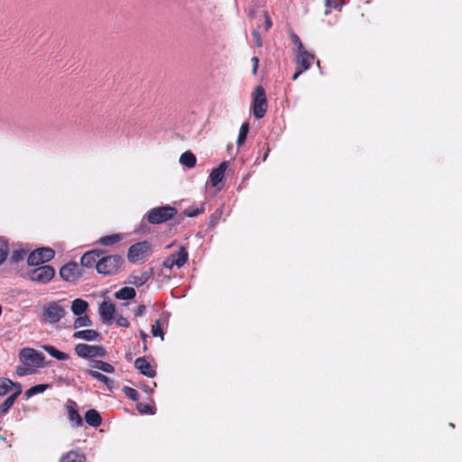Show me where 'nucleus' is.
Segmentation results:
<instances>
[{"label":"nucleus","mask_w":462,"mask_h":462,"mask_svg":"<svg viewBox=\"0 0 462 462\" xmlns=\"http://www.w3.org/2000/svg\"><path fill=\"white\" fill-rule=\"evenodd\" d=\"M85 420L91 427H98L102 423V417L97 411L90 409L85 413Z\"/></svg>","instance_id":"412c9836"},{"label":"nucleus","mask_w":462,"mask_h":462,"mask_svg":"<svg viewBox=\"0 0 462 462\" xmlns=\"http://www.w3.org/2000/svg\"><path fill=\"white\" fill-rule=\"evenodd\" d=\"M136 409L141 414H154L155 413V408L152 405H151L149 403H145V402L137 403Z\"/></svg>","instance_id":"f704fd0d"},{"label":"nucleus","mask_w":462,"mask_h":462,"mask_svg":"<svg viewBox=\"0 0 462 462\" xmlns=\"http://www.w3.org/2000/svg\"><path fill=\"white\" fill-rule=\"evenodd\" d=\"M42 348L52 357L60 360L65 361L69 358V356L64 352H61L58 350L55 346L51 345H45L42 346Z\"/></svg>","instance_id":"b1692460"},{"label":"nucleus","mask_w":462,"mask_h":462,"mask_svg":"<svg viewBox=\"0 0 462 462\" xmlns=\"http://www.w3.org/2000/svg\"><path fill=\"white\" fill-rule=\"evenodd\" d=\"M152 254V244L142 241L132 245L127 252V259L131 263L144 262Z\"/></svg>","instance_id":"f03ea898"},{"label":"nucleus","mask_w":462,"mask_h":462,"mask_svg":"<svg viewBox=\"0 0 462 462\" xmlns=\"http://www.w3.org/2000/svg\"><path fill=\"white\" fill-rule=\"evenodd\" d=\"M152 334L153 337H161L163 338V331L161 328V320H156L155 324L152 326Z\"/></svg>","instance_id":"ea45409f"},{"label":"nucleus","mask_w":462,"mask_h":462,"mask_svg":"<svg viewBox=\"0 0 462 462\" xmlns=\"http://www.w3.org/2000/svg\"><path fill=\"white\" fill-rule=\"evenodd\" d=\"M267 155H268V152L264 154L263 161L266 160Z\"/></svg>","instance_id":"864d4df0"},{"label":"nucleus","mask_w":462,"mask_h":462,"mask_svg":"<svg viewBox=\"0 0 462 462\" xmlns=\"http://www.w3.org/2000/svg\"><path fill=\"white\" fill-rule=\"evenodd\" d=\"M152 274V269H149L148 271H143L139 273H132L129 276V283L134 285L135 287H141L144 283L148 282Z\"/></svg>","instance_id":"f3484780"},{"label":"nucleus","mask_w":462,"mask_h":462,"mask_svg":"<svg viewBox=\"0 0 462 462\" xmlns=\"http://www.w3.org/2000/svg\"><path fill=\"white\" fill-rule=\"evenodd\" d=\"M55 276V269L51 265H40L27 272V277L33 282L49 283Z\"/></svg>","instance_id":"423d86ee"},{"label":"nucleus","mask_w":462,"mask_h":462,"mask_svg":"<svg viewBox=\"0 0 462 462\" xmlns=\"http://www.w3.org/2000/svg\"><path fill=\"white\" fill-rule=\"evenodd\" d=\"M253 36H254V43L257 47H261L262 46V39H261V35L258 32L254 31L253 32Z\"/></svg>","instance_id":"49530a36"},{"label":"nucleus","mask_w":462,"mask_h":462,"mask_svg":"<svg viewBox=\"0 0 462 462\" xmlns=\"http://www.w3.org/2000/svg\"><path fill=\"white\" fill-rule=\"evenodd\" d=\"M104 253L105 251L101 249H94L85 253L80 259L81 265L87 268L95 267L97 269L98 261Z\"/></svg>","instance_id":"ddd939ff"},{"label":"nucleus","mask_w":462,"mask_h":462,"mask_svg":"<svg viewBox=\"0 0 462 462\" xmlns=\"http://www.w3.org/2000/svg\"><path fill=\"white\" fill-rule=\"evenodd\" d=\"M88 308V303L81 299H76L71 303V310L74 315L79 316L86 312Z\"/></svg>","instance_id":"5701e85b"},{"label":"nucleus","mask_w":462,"mask_h":462,"mask_svg":"<svg viewBox=\"0 0 462 462\" xmlns=\"http://www.w3.org/2000/svg\"><path fill=\"white\" fill-rule=\"evenodd\" d=\"M291 40L292 43L295 45V47H296V51L295 52H300V51H302L306 50L304 48V46H303L300 37L296 33H291Z\"/></svg>","instance_id":"58836bf2"},{"label":"nucleus","mask_w":462,"mask_h":462,"mask_svg":"<svg viewBox=\"0 0 462 462\" xmlns=\"http://www.w3.org/2000/svg\"><path fill=\"white\" fill-rule=\"evenodd\" d=\"M251 61L253 63L252 72H253L254 75H256L257 69H258V67H259V59L256 56H254L251 59Z\"/></svg>","instance_id":"c03bdc74"},{"label":"nucleus","mask_w":462,"mask_h":462,"mask_svg":"<svg viewBox=\"0 0 462 462\" xmlns=\"http://www.w3.org/2000/svg\"><path fill=\"white\" fill-rule=\"evenodd\" d=\"M98 336H99L98 332L94 329L79 330V331L74 332V334H73L74 338L84 339L87 341L96 340Z\"/></svg>","instance_id":"4be33fe9"},{"label":"nucleus","mask_w":462,"mask_h":462,"mask_svg":"<svg viewBox=\"0 0 462 462\" xmlns=\"http://www.w3.org/2000/svg\"><path fill=\"white\" fill-rule=\"evenodd\" d=\"M272 26V21L267 14H265V28L266 30L270 29Z\"/></svg>","instance_id":"09e8293b"},{"label":"nucleus","mask_w":462,"mask_h":462,"mask_svg":"<svg viewBox=\"0 0 462 462\" xmlns=\"http://www.w3.org/2000/svg\"><path fill=\"white\" fill-rule=\"evenodd\" d=\"M91 366L107 374H113L115 372V367L112 365L102 360H93Z\"/></svg>","instance_id":"cd10ccee"},{"label":"nucleus","mask_w":462,"mask_h":462,"mask_svg":"<svg viewBox=\"0 0 462 462\" xmlns=\"http://www.w3.org/2000/svg\"><path fill=\"white\" fill-rule=\"evenodd\" d=\"M76 408L77 403L72 400H69L67 405L68 418L76 427H80L83 424V420Z\"/></svg>","instance_id":"dca6fc26"},{"label":"nucleus","mask_w":462,"mask_h":462,"mask_svg":"<svg viewBox=\"0 0 462 462\" xmlns=\"http://www.w3.org/2000/svg\"><path fill=\"white\" fill-rule=\"evenodd\" d=\"M222 214H223V211L221 208H217L213 213L212 215L210 216V219H209V226H215L219 219L221 218L222 217Z\"/></svg>","instance_id":"4c0bfd02"},{"label":"nucleus","mask_w":462,"mask_h":462,"mask_svg":"<svg viewBox=\"0 0 462 462\" xmlns=\"http://www.w3.org/2000/svg\"><path fill=\"white\" fill-rule=\"evenodd\" d=\"M28 250L23 248L14 250L11 254L10 261L14 263H17L28 256Z\"/></svg>","instance_id":"7c9ffc66"},{"label":"nucleus","mask_w":462,"mask_h":462,"mask_svg":"<svg viewBox=\"0 0 462 462\" xmlns=\"http://www.w3.org/2000/svg\"><path fill=\"white\" fill-rule=\"evenodd\" d=\"M14 383L8 378L0 379V395L4 396L13 388Z\"/></svg>","instance_id":"473e14b6"},{"label":"nucleus","mask_w":462,"mask_h":462,"mask_svg":"<svg viewBox=\"0 0 462 462\" xmlns=\"http://www.w3.org/2000/svg\"><path fill=\"white\" fill-rule=\"evenodd\" d=\"M75 353L82 358L88 359L93 357H105L106 351L102 346H91L88 344H78L76 345Z\"/></svg>","instance_id":"1a4fd4ad"},{"label":"nucleus","mask_w":462,"mask_h":462,"mask_svg":"<svg viewBox=\"0 0 462 462\" xmlns=\"http://www.w3.org/2000/svg\"><path fill=\"white\" fill-rule=\"evenodd\" d=\"M125 263L124 258L119 254L106 255L105 253L100 257L97 266V272L105 276L118 273Z\"/></svg>","instance_id":"f257e3e1"},{"label":"nucleus","mask_w":462,"mask_h":462,"mask_svg":"<svg viewBox=\"0 0 462 462\" xmlns=\"http://www.w3.org/2000/svg\"><path fill=\"white\" fill-rule=\"evenodd\" d=\"M180 162L182 165L191 169L195 167L197 159L196 156L191 152H185L180 155Z\"/></svg>","instance_id":"bb28decb"},{"label":"nucleus","mask_w":462,"mask_h":462,"mask_svg":"<svg viewBox=\"0 0 462 462\" xmlns=\"http://www.w3.org/2000/svg\"><path fill=\"white\" fill-rule=\"evenodd\" d=\"M144 391H145V392H150V393H152V390H150L148 387H145V388H144Z\"/></svg>","instance_id":"3c124183"},{"label":"nucleus","mask_w":462,"mask_h":462,"mask_svg":"<svg viewBox=\"0 0 462 462\" xmlns=\"http://www.w3.org/2000/svg\"><path fill=\"white\" fill-rule=\"evenodd\" d=\"M116 313V307L112 302L103 301L99 306V314L103 321H111Z\"/></svg>","instance_id":"6ab92c4d"},{"label":"nucleus","mask_w":462,"mask_h":462,"mask_svg":"<svg viewBox=\"0 0 462 462\" xmlns=\"http://www.w3.org/2000/svg\"><path fill=\"white\" fill-rule=\"evenodd\" d=\"M123 392L125 394V396L127 398H129L130 400H132V401H137L138 398H139L138 392L135 389L132 388V387L124 386Z\"/></svg>","instance_id":"e433bc0d"},{"label":"nucleus","mask_w":462,"mask_h":462,"mask_svg":"<svg viewBox=\"0 0 462 462\" xmlns=\"http://www.w3.org/2000/svg\"><path fill=\"white\" fill-rule=\"evenodd\" d=\"M18 396H19V392L18 393H14L9 397H7V399L0 406V412H1V414H5V413L8 412V411L14 405V402H15V400L17 399Z\"/></svg>","instance_id":"c85d7f7f"},{"label":"nucleus","mask_w":462,"mask_h":462,"mask_svg":"<svg viewBox=\"0 0 462 462\" xmlns=\"http://www.w3.org/2000/svg\"><path fill=\"white\" fill-rule=\"evenodd\" d=\"M87 457L84 453L77 450H69L63 454L59 462H86Z\"/></svg>","instance_id":"aec40b11"},{"label":"nucleus","mask_w":462,"mask_h":462,"mask_svg":"<svg viewBox=\"0 0 462 462\" xmlns=\"http://www.w3.org/2000/svg\"><path fill=\"white\" fill-rule=\"evenodd\" d=\"M189 259V253L184 246H180L176 253L166 257L162 263L164 268L172 269L174 266L178 268L183 267Z\"/></svg>","instance_id":"9d476101"},{"label":"nucleus","mask_w":462,"mask_h":462,"mask_svg":"<svg viewBox=\"0 0 462 462\" xmlns=\"http://www.w3.org/2000/svg\"><path fill=\"white\" fill-rule=\"evenodd\" d=\"M205 211L204 205L201 204L200 206H190L183 211V215L188 217H194L200 214H202Z\"/></svg>","instance_id":"c756f323"},{"label":"nucleus","mask_w":462,"mask_h":462,"mask_svg":"<svg viewBox=\"0 0 462 462\" xmlns=\"http://www.w3.org/2000/svg\"><path fill=\"white\" fill-rule=\"evenodd\" d=\"M177 214V209L174 207L166 205L152 208L146 215L147 221L152 225L162 224Z\"/></svg>","instance_id":"7ed1b4c3"},{"label":"nucleus","mask_w":462,"mask_h":462,"mask_svg":"<svg viewBox=\"0 0 462 462\" xmlns=\"http://www.w3.org/2000/svg\"><path fill=\"white\" fill-rule=\"evenodd\" d=\"M48 387H49L48 384L34 385V386L29 388L28 390H26L24 395L27 399H29L35 394L43 393Z\"/></svg>","instance_id":"2f4dec72"},{"label":"nucleus","mask_w":462,"mask_h":462,"mask_svg":"<svg viewBox=\"0 0 462 462\" xmlns=\"http://www.w3.org/2000/svg\"><path fill=\"white\" fill-rule=\"evenodd\" d=\"M55 252L51 247H41L31 252L27 256L30 266H40L54 258Z\"/></svg>","instance_id":"0eeeda50"},{"label":"nucleus","mask_w":462,"mask_h":462,"mask_svg":"<svg viewBox=\"0 0 462 462\" xmlns=\"http://www.w3.org/2000/svg\"><path fill=\"white\" fill-rule=\"evenodd\" d=\"M136 291L133 287H123L115 293L118 300H132L135 297Z\"/></svg>","instance_id":"a878e982"},{"label":"nucleus","mask_w":462,"mask_h":462,"mask_svg":"<svg viewBox=\"0 0 462 462\" xmlns=\"http://www.w3.org/2000/svg\"><path fill=\"white\" fill-rule=\"evenodd\" d=\"M314 60V54L309 52L307 50L295 52L294 62L297 65V69L292 75L291 79L296 80L303 71L308 70Z\"/></svg>","instance_id":"6e6552de"},{"label":"nucleus","mask_w":462,"mask_h":462,"mask_svg":"<svg viewBox=\"0 0 462 462\" xmlns=\"http://www.w3.org/2000/svg\"><path fill=\"white\" fill-rule=\"evenodd\" d=\"M227 162H223L217 168H215L209 175V182L212 187H217L220 183L225 176V172L227 169Z\"/></svg>","instance_id":"2eb2a0df"},{"label":"nucleus","mask_w":462,"mask_h":462,"mask_svg":"<svg viewBox=\"0 0 462 462\" xmlns=\"http://www.w3.org/2000/svg\"><path fill=\"white\" fill-rule=\"evenodd\" d=\"M140 336H141V338H142V341H143V349L145 352L147 350V338H148V335L145 332L141 331L140 332Z\"/></svg>","instance_id":"de8ad7c7"},{"label":"nucleus","mask_w":462,"mask_h":462,"mask_svg":"<svg viewBox=\"0 0 462 462\" xmlns=\"http://www.w3.org/2000/svg\"><path fill=\"white\" fill-rule=\"evenodd\" d=\"M268 102L265 90L262 86H257L253 94L252 110L257 119L263 118L267 111Z\"/></svg>","instance_id":"39448f33"},{"label":"nucleus","mask_w":462,"mask_h":462,"mask_svg":"<svg viewBox=\"0 0 462 462\" xmlns=\"http://www.w3.org/2000/svg\"><path fill=\"white\" fill-rule=\"evenodd\" d=\"M8 255V248L6 245L0 248V265L6 260Z\"/></svg>","instance_id":"37998d69"},{"label":"nucleus","mask_w":462,"mask_h":462,"mask_svg":"<svg viewBox=\"0 0 462 462\" xmlns=\"http://www.w3.org/2000/svg\"><path fill=\"white\" fill-rule=\"evenodd\" d=\"M59 274L65 282H76L82 276V272L77 263L69 262L60 269Z\"/></svg>","instance_id":"9b49d317"},{"label":"nucleus","mask_w":462,"mask_h":462,"mask_svg":"<svg viewBox=\"0 0 462 462\" xmlns=\"http://www.w3.org/2000/svg\"><path fill=\"white\" fill-rule=\"evenodd\" d=\"M134 367L143 375L153 378L156 376V370L152 366L146 357H138L134 361Z\"/></svg>","instance_id":"4468645a"},{"label":"nucleus","mask_w":462,"mask_h":462,"mask_svg":"<svg viewBox=\"0 0 462 462\" xmlns=\"http://www.w3.org/2000/svg\"><path fill=\"white\" fill-rule=\"evenodd\" d=\"M248 132H249V124L245 122L241 125L240 130H239V134H238L237 141H236V143L238 146H241L242 144H244V143L247 137Z\"/></svg>","instance_id":"72a5a7b5"},{"label":"nucleus","mask_w":462,"mask_h":462,"mask_svg":"<svg viewBox=\"0 0 462 462\" xmlns=\"http://www.w3.org/2000/svg\"><path fill=\"white\" fill-rule=\"evenodd\" d=\"M2 313H3V308H2V306L0 305V316L2 315Z\"/></svg>","instance_id":"603ef678"},{"label":"nucleus","mask_w":462,"mask_h":462,"mask_svg":"<svg viewBox=\"0 0 462 462\" xmlns=\"http://www.w3.org/2000/svg\"><path fill=\"white\" fill-rule=\"evenodd\" d=\"M13 387L15 389L14 393H18L19 392V395L22 393V386H21L20 383H14V385H13Z\"/></svg>","instance_id":"8fccbe9b"},{"label":"nucleus","mask_w":462,"mask_h":462,"mask_svg":"<svg viewBox=\"0 0 462 462\" xmlns=\"http://www.w3.org/2000/svg\"><path fill=\"white\" fill-rule=\"evenodd\" d=\"M124 238L122 234H112L108 236H101L97 242L96 245L105 246V247H114L117 244H119Z\"/></svg>","instance_id":"a211bd4d"},{"label":"nucleus","mask_w":462,"mask_h":462,"mask_svg":"<svg viewBox=\"0 0 462 462\" xmlns=\"http://www.w3.org/2000/svg\"><path fill=\"white\" fill-rule=\"evenodd\" d=\"M65 314V309L58 301H51L43 307L41 321L54 324L59 322Z\"/></svg>","instance_id":"20e7f679"},{"label":"nucleus","mask_w":462,"mask_h":462,"mask_svg":"<svg viewBox=\"0 0 462 462\" xmlns=\"http://www.w3.org/2000/svg\"><path fill=\"white\" fill-rule=\"evenodd\" d=\"M32 370L31 368L23 367V366H18L16 368V374L18 376H24L27 374H32Z\"/></svg>","instance_id":"a19ab883"},{"label":"nucleus","mask_w":462,"mask_h":462,"mask_svg":"<svg viewBox=\"0 0 462 462\" xmlns=\"http://www.w3.org/2000/svg\"><path fill=\"white\" fill-rule=\"evenodd\" d=\"M92 324L90 319L87 315H79L74 321V328H79L81 327H88Z\"/></svg>","instance_id":"c9c22d12"},{"label":"nucleus","mask_w":462,"mask_h":462,"mask_svg":"<svg viewBox=\"0 0 462 462\" xmlns=\"http://www.w3.org/2000/svg\"><path fill=\"white\" fill-rule=\"evenodd\" d=\"M116 324L119 326V327H123V328H128L129 327V321L127 320L126 318L123 317V316H119L116 319Z\"/></svg>","instance_id":"79ce46f5"},{"label":"nucleus","mask_w":462,"mask_h":462,"mask_svg":"<svg viewBox=\"0 0 462 462\" xmlns=\"http://www.w3.org/2000/svg\"><path fill=\"white\" fill-rule=\"evenodd\" d=\"M87 374L91 377L98 380L99 382L104 383L109 390H112L114 387V381L106 376L105 374L95 371V370H88Z\"/></svg>","instance_id":"393cba45"},{"label":"nucleus","mask_w":462,"mask_h":462,"mask_svg":"<svg viewBox=\"0 0 462 462\" xmlns=\"http://www.w3.org/2000/svg\"><path fill=\"white\" fill-rule=\"evenodd\" d=\"M146 312V307L144 305H139L137 309L134 310V315L136 317H142Z\"/></svg>","instance_id":"a18cd8bd"},{"label":"nucleus","mask_w":462,"mask_h":462,"mask_svg":"<svg viewBox=\"0 0 462 462\" xmlns=\"http://www.w3.org/2000/svg\"><path fill=\"white\" fill-rule=\"evenodd\" d=\"M44 358L45 356L42 353L32 348H23L20 352V359L24 364L31 363L34 365L42 366Z\"/></svg>","instance_id":"f8f14e48"}]
</instances>
